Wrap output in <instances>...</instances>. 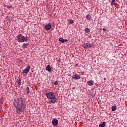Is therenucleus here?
Wrapping results in <instances>:
<instances>
[{
	"mask_svg": "<svg viewBox=\"0 0 127 127\" xmlns=\"http://www.w3.org/2000/svg\"><path fill=\"white\" fill-rule=\"evenodd\" d=\"M13 105L16 108V111L17 114L20 115L25 111L26 103L24 99L21 97H18L14 99Z\"/></svg>",
	"mask_w": 127,
	"mask_h": 127,
	"instance_id": "f257e3e1",
	"label": "nucleus"
},
{
	"mask_svg": "<svg viewBox=\"0 0 127 127\" xmlns=\"http://www.w3.org/2000/svg\"><path fill=\"white\" fill-rule=\"evenodd\" d=\"M46 96L47 97L49 104H55L56 103V97L55 94L52 92L46 93Z\"/></svg>",
	"mask_w": 127,
	"mask_h": 127,
	"instance_id": "f03ea898",
	"label": "nucleus"
},
{
	"mask_svg": "<svg viewBox=\"0 0 127 127\" xmlns=\"http://www.w3.org/2000/svg\"><path fill=\"white\" fill-rule=\"evenodd\" d=\"M17 41L19 42H26L27 41V37H24L21 34H19L18 36H17Z\"/></svg>",
	"mask_w": 127,
	"mask_h": 127,
	"instance_id": "7ed1b4c3",
	"label": "nucleus"
},
{
	"mask_svg": "<svg viewBox=\"0 0 127 127\" xmlns=\"http://www.w3.org/2000/svg\"><path fill=\"white\" fill-rule=\"evenodd\" d=\"M29 71H30V66L28 65L24 70H23L22 73L23 74H27Z\"/></svg>",
	"mask_w": 127,
	"mask_h": 127,
	"instance_id": "20e7f679",
	"label": "nucleus"
},
{
	"mask_svg": "<svg viewBox=\"0 0 127 127\" xmlns=\"http://www.w3.org/2000/svg\"><path fill=\"white\" fill-rule=\"evenodd\" d=\"M52 124L53 125V126H57V125H58V120L55 118H54V119H53L52 121Z\"/></svg>",
	"mask_w": 127,
	"mask_h": 127,
	"instance_id": "39448f33",
	"label": "nucleus"
},
{
	"mask_svg": "<svg viewBox=\"0 0 127 127\" xmlns=\"http://www.w3.org/2000/svg\"><path fill=\"white\" fill-rule=\"evenodd\" d=\"M72 78L74 79V80H80V79H81L80 76L78 75L77 74L73 75Z\"/></svg>",
	"mask_w": 127,
	"mask_h": 127,
	"instance_id": "423d86ee",
	"label": "nucleus"
},
{
	"mask_svg": "<svg viewBox=\"0 0 127 127\" xmlns=\"http://www.w3.org/2000/svg\"><path fill=\"white\" fill-rule=\"evenodd\" d=\"M45 29H46V30H50V29H51V24H47L45 27Z\"/></svg>",
	"mask_w": 127,
	"mask_h": 127,
	"instance_id": "0eeeda50",
	"label": "nucleus"
},
{
	"mask_svg": "<svg viewBox=\"0 0 127 127\" xmlns=\"http://www.w3.org/2000/svg\"><path fill=\"white\" fill-rule=\"evenodd\" d=\"M87 84L88 85V86H93V85H94V80H89V81L87 82Z\"/></svg>",
	"mask_w": 127,
	"mask_h": 127,
	"instance_id": "6e6552de",
	"label": "nucleus"
},
{
	"mask_svg": "<svg viewBox=\"0 0 127 127\" xmlns=\"http://www.w3.org/2000/svg\"><path fill=\"white\" fill-rule=\"evenodd\" d=\"M82 47L84 48H85V49H88L89 48V45L87 43H85V44H82Z\"/></svg>",
	"mask_w": 127,
	"mask_h": 127,
	"instance_id": "1a4fd4ad",
	"label": "nucleus"
},
{
	"mask_svg": "<svg viewBox=\"0 0 127 127\" xmlns=\"http://www.w3.org/2000/svg\"><path fill=\"white\" fill-rule=\"evenodd\" d=\"M46 71H48V72H51V68H50V65H48L46 68Z\"/></svg>",
	"mask_w": 127,
	"mask_h": 127,
	"instance_id": "9d476101",
	"label": "nucleus"
},
{
	"mask_svg": "<svg viewBox=\"0 0 127 127\" xmlns=\"http://www.w3.org/2000/svg\"><path fill=\"white\" fill-rule=\"evenodd\" d=\"M92 17L90 16V14H88L85 16V18L87 19V20H91V18Z\"/></svg>",
	"mask_w": 127,
	"mask_h": 127,
	"instance_id": "9b49d317",
	"label": "nucleus"
},
{
	"mask_svg": "<svg viewBox=\"0 0 127 127\" xmlns=\"http://www.w3.org/2000/svg\"><path fill=\"white\" fill-rule=\"evenodd\" d=\"M29 87H27V88H26L25 90V93L27 94L28 95L29 94Z\"/></svg>",
	"mask_w": 127,
	"mask_h": 127,
	"instance_id": "f8f14e48",
	"label": "nucleus"
},
{
	"mask_svg": "<svg viewBox=\"0 0 127 127\" xmlns=\"http://www.w3.org/2000/svg\"><path fill=\"white\" fill-rule=\"evenodd\" d=\"M84 31L85 33H90V28H87V27L85 28L84 29Z\"/></svg>",
	"mask_w": 127,
	"mask_h": 127,
	"instance_id": "ddd939ff",
	"label": "nucleus"
},
{
	"mask_svg": "<svg viewBox=\"0 0 127 127\" xmlns=\"http://www.w3.org/2000/svg\"><path fill=\"white\" fill-rule=\"evenodd\" d=\"M68 22L69 23V24H73V23H74L75 22L74 20H71V19H68L67 20Z\"/></svg>",
	"mask_w": 127,
	"mask_h": 127,
	"instance_id": "4468645a",
	"label": "nucleus"
},
{
	"mask_svg": "<svg viewBox=\"0 0 127 127\" xmlns=\"http://www.w3.org/2000/svg\"><path fill=\"white\" fill-rule=\"evenodd\" d=\"M106 126V122H103L102 124H99V127H105Z\"/></svg>",
	"mask_w": 127,
	"mask_h": 127,
	"instance_id": "2eb2a0df",
	"label": "nucleus"
},
{
	"mask_svg": "<svg viewBox=\"0 0 127 127\" xmlns=\"http://www.w3.org/2000/svg\"><path fill=\"white\" fill-rule=\"evenodd\" d=\"M112 112H115L117 110V106H113L111 107Z\"/></svg>",
	"mask_w": 127,
	"mask_h": 127,
	"instance_id": "dca6fc26",
	"label": "nucleus"
},
{
	"mask_svg": "<svg viewBox=\"0 0 127 127\" xmlns=\"http://www.w3.org/2000/svg\"><path fill=\"white\" fill-rule=\"evenodd\" d=\"M59 41H61L62 43H64L65 42V39L62 38H59Z\"/></svg>",
	"mask_w": 127,
	"mask_h": 127,
	"instance_id": "f3484780",
	"label": "nucleus"
},
{
	"mask_svg": "<svg viewBox=\"0 0 127 127\" xmlns=\"http://www.w3.org/2000/svg\"><path fill=\"white\" fill-rule=\"evenodd\" d=\"M28 45V43H25V44H24L23 45V46H22V48H23V49H24V48H27V46Z\"/></svg>",
	"mask_w": 127,
	"mask_h": 127,
	"instance_id": "a211bd4d",
	"label": "nucleus"
},
{
	"mask_svg": "<svg viewBox=\"0 0 127 127\" xmlns=\"http://www.w3.org/2000/svg\"><path fill=\"white\" fill-rule=\"evenodd\" d=\"M17 83L18 85H21V78H19L17 79Z\"/></svg>",
	"mask_w": 127,
	"mask_h": 127,
	"instance_id": "6ab92c4d",
	"label": "nucleus"
},
{
	"mask_svg": "<svg viewBox=\"0 0 127 127\" xmlns=\"http://www.w3.org/2000/svg\"><path fill=\"white\" fill-rule=\"evenodd\" d=\"M115 2H116V0H112L111 1L112 6H113V5H115Z\"/></svg>",
	"mask_w": 127,
	"mask_h": 127,
	"instance_id": "aec40b11",
	"label": "nucleus"
},
{
	"mask_svg": "<svg viewBox=\"0 0 127 127\" xmlns=\"http://www.w3.org/2000/svg\"><path fill=\"white\" fill-rule=\"evenodd\" d=\"M52 83L54 84V85H55V86H57V85H58V81H53Z\"/></svg>",
	"mask_w": 127,
	"mask_h": 127,
	"instance_id": "412c9836",
	"label": "nucleus"
},
{
	"mask_svg": "<svg viewBox=\"0 0 127 127\" xmlns=\"http://www.w3.org/2000/svg\"><path fill=\"white\" fill-rule=\"evenodd\" d=\"M88 44V48H89V47H92L93 45L92 44Z\"/></svg>",
	"mask_w": 127,
	"mask_h": 127,
	"instance_id": "4be33fe9",
	"label": "nucleus"
},
{
	"mask_svg": "<svg viewBox=\"0 0 127 127\" xmlns=\"http://www.w3.org/2000/svg\"><path fill=\"white\" fill-rule=\"evenodd\" d=\"M7 8H8V9H9V8H12V6H7Z\"/></svg>",
	"mask_w": 127,
	"mask_h": 127,
	"instance_id": "5701e85b",
	"label": "nucleus"
},
{
	"mask_svg": "<svg viewBox=\"0 0 127 127\" xmlns=\"http://www.w3.org/2000/svg\"><path fill=\"white\" fill-rule=\"evenodd\" d=\"M103 31H107V30L106 29H105V28H103Z\"/></svg>",
	"mask_w": 127,
	"mask_h": 127,
	"instance_id": "b1692460",
	"label": "nucleus"
},
{
	"mask_svg": "<svg viewBox=\"0 0 127 127\" xmlns=\"http://www.w3.org/2000/svg\"><path fill=\"white\" fill-rule=\"evenodd\" d=\"M65 41L66 42H68V40H67V39H64V42H65Z\"/></svg>",
	"mask_w": 127,
	"mask_h": 127,
	"instance_id": "393cba45",
	"label": "nucleus"
}]
</instances>
